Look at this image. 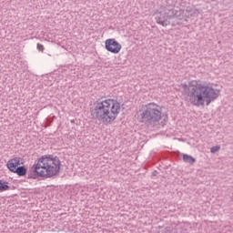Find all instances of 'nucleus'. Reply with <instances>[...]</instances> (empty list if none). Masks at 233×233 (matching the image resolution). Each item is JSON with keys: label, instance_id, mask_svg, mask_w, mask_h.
<instances>
[{"label": "nucleus", "instance_id": "f257e3e1", "mask_svg": "<svg viewBox=\"0 0 233 233\" xmlns=\"http://www.w3.org/2000/svg\"><path fill=\"white\" fill-rule=\"evenodd\" d=\"M184 90L185 100L193 106H208L213 101L219 97L220 91L208 85L198 84L192 80L188 84L181 85Z\"/></svg>", "mask_w": 233, "mask_h": 233}, {"label": "nucleus", "instance_id": "f03ea898", "mask_svg": "<svg viewBox=\"0 0 233 233\" xmlns=\"http://www.w3.org/2000/svg\"><path fill=\"white\" fill-rule=\"evenodd\" d=\"M119 112H121V104L115 99H98L90 107L91 118L105 125L116 121Z\"/></svg>", "mask_w": 233, "mask_h": 233}, {"label": "nucleus", "instance_id": "7ed1b4c3", "mask_svg": "<svg viewBox=\"0 0 233 233\" xmlns=\"http://www.w3.org/2000/svg\"><path fill=\"white\" fill-rule=\"evenodd\" d=\"M61 170V160L54 155H44L38 158L37 163L32 167L30 173L27 175V179H37L44 177L48 179L57 176Z\"/></svg>", "mask_w": 233, "mask_h": 233}, {"label": "nucleus", "instance_id": "20e7f679", "mask_svg": "<svg viewBox=\"0 0 233 233\" xmlns=\"http://www.w3.org/2000/svg\"><path fill=\"white\" fill-rule=\"evenodd\" d=\"M137 116L138 123L146 127H157L163 117V109L156 103H149L142 106Z\"/></svg>", "mask_w": 233, "mask_h": 233}, {"label": "nucleus", "instance_id": "39448f33", "mask_svg": "<svg viewBox=\"0 0 233 233\" xmlns=\"http://www.w3.org/2000/svg\"><path fill=\"white\" fill-rule=\"evenodd\" d=\"M170 12H172V10H170L168 7H165L161 11L157 12L156 21L157 25H161L162 26H168V25H170V19H172Z\"/></svg>", "mask_w": 233, "mask_h": 233}, {"label": "nucleus", "instance_id": "423d86ee", "mask_svg": "<svg viewBox=\"0 0 233 233\" xmlns=\"http://www.w3.org/2000/svg\"><path fill=\"white\" fill-rule=\"evenodd\" d=\"M106 50L111 54H119L121 52V44L114 38H109L105 42Z\"/></svg>", "mask_w": 233, "mask_h": 233}, {"label": "nucleus", "instance_id": "0eeeda50", "mask_svg": "<svg viewBox=\"0 0 233 233\" xmlns=\"http://www.w3.org/2000/svg\"><path fill=\"white\" fill-rule=\"evenodd\" d=\"M167 8L171 10L170 11L171 19L173 17L175 19H178V21H181V19L185 17V10L179 7H177L176 9H174V5H169L167 6Z\"/></svg>", "mask_w": 233, "mask_h": 233}, {"label": "nucleus", "instance_id": "6e6552de", "mask_svg": "<svg viewBox=\"0 0 233 233\" xmlns=\"http://www.w3.org/2000/svg\"><path fill=\"white\" fill-rule=\"evenodd\" d=\"M21 166V157H15L10 160H8L6 167L10 172H15L17 170L18 167Z\"/></svg>", "mask_w": 233, "mask_h": 233}, {"label": "nucleus", "instance_id": "1a4fd4ad", "mask_svg": "<svg viewBox=\"0 0 233 233\" xmlns=\"http://www.w3.org/2000/svg\"><path fill=\"white\" fill-rule=\"evenodd\" d=\"M27 169L25 167V166H19L18 168L15 169L14 174H17L19 177H24V176H26Z\"/></svg>", "mask_w": 233, "mask_h": 233}, {"label": "nucleus", "instance_id": "9d476101", "mask_svg": "<svg viewBox=\"0 0 233 233\" xmlns=\"http://www.w3.org/2000/svg\"><path fill=\"white\" fill-rule=\"evenodd\" d=\"M186 12L187 14V17H196V15H198V14H199V11L198 9H194L190 6H187L186 8Z\"/></svg>", "mask_w": 233, "mask_h": 233}, {"label": "nucleus", "instance_id": "9b49d317", "mask_svg": "<svg viewBox=\"0 0 233 233\" xmlns=\"http://www.w3.org/2000/svg\"><path fill=\"white\" fill-rule=\"evenodd\" d=\"M183 161H185V163H189L190 165H194L196 163V158H194L190 155H183Z\"/></svg>", "mask_w": 233, "mask_h": 233}, {"label": "nucleus", "instance_id": "f8f14e48", "mask_svg": "<svg viewBox=\"0 0 233 233\" xmlns=\"http://www.w3.org/2000/svg\"><path fill=\"white\" fill-rule=\"evenodd\" d=\"M5 190H10V186H8V182L0 179V192H5Z\"/></svg>", "mask_w": 233, "mask_h": 233}, {"label": "nucleus", "instance_id": "ddd939ff", "mask_svg": "<svg viewBox=\"0 0 233 233\" xmlns=\"http://www.w3.org/2000/svg\"><path fill=\"white\" fill-rule=\"evenodd\" d=\"M158 233H177V230L172 227H167L158 231Z\"/></svg>", "mask_w": 233, "mask_h": 233}, {"label": "nucleus", "instance_id": "4468645a", "mask_svg": "<svg viewBox=\"0 0 233 233\" xmlns=\"http://www.w3.org/2000/svg\"><path fill=\"white\" fill-rule=\"evenodd\" d=\"M220 149H221V147L215 146L210 148V152L211 154H216V152H219Z\"/></svg>", "mask_w": 233, "mask_h": 233}, {"label": "nucleus", "instance_id": "2eb2a0df", "mask_svg": "<svg viewBox=\"0 0 233 233\" xmlns=\"http://www.w3.org/2000/svg\"><path fill=\"white\" fill-rule=\"evenodd\" d=\"M36 48H37V50H39V52H45V46L44 45L37 44Z\"/></svg>", "mask_w": 233, "mask_h": 233}, {"label": "nucleus", "instance_id": "dca6fc26", "mask_svg": "<svg viewBox=\"0 0 233 233\" xmlns=\"http://www.w3.org/2000/svg\"><path fill=\"white\" fill-rule=\"evenodd\" d=\"M171 25L172 26H177V25H181V20L178 19L177 21H173Z\"/></svg>", "mask_w": 233, "mask_h": 233}, {"label": "nucleus", "instance_id": "f3484780", "mask_svg": "<svg viewBox=\"0 0 233 233\" xmlns=\"http://www.w3.org/2000/svg\"><path fill=\"white\" fill-rule=\"evenodd\" d=\"M152 176H154V177L157 176V171H154V172L152 173Z\"/></svg>", "mask_w": 233, "mask_h": 233}]
</instances>
